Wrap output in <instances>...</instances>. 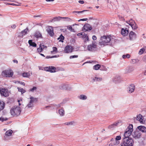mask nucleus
Masks as SVG:
<instances>
[{"mask_svg":"<svg viewBox=\"0 0 146 146\" xmlns=\"http://www.w3.org/2000/svg\"><path fill=\"white\" fill-rule=\"evenodd\" d=\"M126 22L131 27L132 29L135 30L137 28V26L135 22L132 19H131L129 21H126Z\"/></svg>","mask_w":146,"mask_h":146,"instance_id":"nucleus-6","label":"nucleus"},{"mask_svg":"<svg viewBox=\"0 0 146 146\" xmlns=\"http://www.w3.org/2000/svg\"><path fill=\"white\" fill-rule=\"evenodd\" d=\"M27 146H30V145H27Z\"/></svg>","mask_w":146,"mask_h":146,"instance_id":"nucleus-62","label":"nucleus"},{"mask_svg":"<svg viewBox=\"0 0 146 146\" xmlns=\"http://www.w3.org/2000/svg\"><path fill=\"white\" fill-rule=\"evenodd\" d=\"M111 141H113V142H115V141H114V139H113V138H112V139H111Z\"/></svg>","mask_w":146,"mask_h":146,"instance_id":"nucleus-54","label":"nucleus"},{"mask_svg":"<svg viewBox=\"0 0 146 146\" xmlns=\"http://www.w3.org/2000/svg\"><path fill=\"white\" fill-rule=\"evenodd\" d=\"M27 29H25L22 31L19 34V36L21 38H23V36L25 35L27 33Z\"/></svg>","mask_w":146,"mask_h":146,"instance_id":"nucleus-17","label":"nucleus"},{"mask_svg":"<svg viewBox=\"0 0 146 146\" xmlns=\"http://www.w3.org/2000/svg\"><path fill=\"white\" fill-rule=\"evenodd\" d=\"M97 47V45L95 42H92V43L88 46V50L90 51H94Z\"/></svg>","mask_w":146,"mask_h":146,"instance_id":"nucleus-7","label":"nucleus"},{"mask_svg":"<svg viewBox=\"0 0 146 146\" xmlns=\"http://www.w3.org/2000/svg\"><path fill=\"white\" fill-rule=\"evenodd\" d=\"M96 8L97 9H98L99 7L98 6H96Z\"/></svg>","mask_w":146,"mask_h":146,"instance_id":"nucleus-59","label":"nucleus"},{"mask_svg":"<svg viewBox=\"0 0 146 146\" xmlns=\"http://www.w3.org/2000/svg\"><path fill=\"white\" fill-rule=\"evenodd\" d=\"M100 67V65L99 64H97L94 66V69L96 70H98Z\"/></svg>","mask_w":146,"mask_h":146,"instance_id":"nucleus-37","label":"nucleus"},{"mask_svg":"<svg viewBox=\"0 0 146 146\" xmlns=\"http://www.w3.org/2000/svg\"><path fill=\"white\" fill-rule=\"evenodd\" d=\"M22 76L24 77L29 78L30 75L29 72H24L22 74Z\"/></svg>","mask_w":146,"mask_h":146,"instance_id":"nucleus-28","label":"nucleus"},{"mask_svg":"<svg viewBox=\"0 0 146 146\" xmlns=\"http://www.w3.org/2000/svg\"><path fill=\"white\" fill-rule=\"evenodd\" d=\"M35 100V101H36V100Z\"/></svg>","mask_w":146,"mask_h":146,"instance_id":"nucleus-63","label":"nucleus"},{"mask_svg":"<svg viewBox=\"0 0 146 146\" xmlns=\"http://www.w3.org/2000/svg\"><path fill=\"white\" fill-rule=\"evenodd\" d=\"M11 28L13 29H15L16 27V26L15 24H13L11 26Z\"/></svg>","mask_w":146,"mask_h":146,"instance_id":"nucleus-48","label":"nucleus"},{"mask_svg":"<svg viewBox=\"0 0 146 146\" xmlns=\"http://www.w3.org/2000/svg\"><path fill=\"white\" fill-rule=\"evenodd\" d=\"M84 11H73V13H82L83 12H84Z\"/></svg>","mask_w":146,"mask_h":146,"instance_id":"nucleus-46","label":"nucleus"},{"mask_svg":"<svg viewBox=\"0 0 146 146\" xmlns=\"http://www.w3.org/2000/svg\"><path fill=\"white\" fill-rule=\"evenodd\" d=\"M46 1H53L54 0H46Z\"/></svg>","mask_w":146,"mask_h":146,"instance_id":"nucleus-55","label":"nucleus"},{"mask_svg":"<svg viewBox=\"0 0 146 146\" xmlns=\"http://www.w3.org/2000/svg\"><path fill=\"white\" fill-rule=\"evenodd\" d=\"M78 57V55H72L70 56V59H72L74 58H77Z\"/></svg>","mask_w":146,"mask_h":146,"instance_id":"nucleus-40","label":"nucleus"},{"mask_svg":"<svg viewBox=\"0 0 146 146\" xmlns=\"http://www.w3.org/2000/svg\"><path fill=\"white\" fill-rule=\"evenodd\" d=\"M134 143L133 140L130 138H124L123 143L121 146H133Z\"/></svg>","mask_w":146,"mask_h":146,"instance_id":"nucleus-3","label":"nucleus"},{"mask_svg":"<svg viewBox=\"0 0 146 146\" xmlns=\"http://www.w3.org/2000/svg\"><path fill=\"white\" fill-rule=\"evenodd\" d=\"M35 37L37 38L42 37V35L41 33L39 32H36L35 35Z\"/></svg>","mask_w":146,"mask_h":146,"instance_id":"nucleus-24","label":"nucleus"},{"mask_svg":"<svg viewBox=\"0 0 146 146\" xmlns=\"http://www.w3.org/2000/svg\"><path fill=\"white\" fill-rule=\"evenodd\" d=\"M136 34L133 32L131 31L129 34V37L130 40H132L134 38H135Z\"/></svg>","mask_w":146,"mask_h":146,"instance_id":"nucleus-18","label":"nucleus"},{"mask_svg":"<svg viewBox=\"0 0 146 146\" xmlns=\"http://www.w3.org/2000/svg\"><path fill=\"white\" fill-rule=\"evenodd\" d=\"M137 120L139 121L141 123H144L145 122L143 120V116L141 114L139 115L136 118Z\"/></svg>","mask_w":146,"mask_h":146,"instance_id":"nucleus-14","label":"nucleus"},{"mask_svg":"<svg viewBox=\"0 0 146 146\" xmlns=\"http://www.w3.org/2000/svg\"><path fill=\"white\" fill-rule=\"evenodd\" d=\"M64 38V37L62 35L60 36V37L58 38V40H59V41L63 42V40Z\"/></svg>","mask_w":146,"mask_h":146,"instance_id":"nucleus-27","label":"nucleus"},{"mask_svg":"<svg viewBox=\"0 0 146 146\" xmlns=\"http://www.w3.org/2000/svg\"><path fill=\"white\" fill-rule=\"evenodd\" d=\"M69 19V18L68 17H55V18H54V19L55 20L56 19V20L57 21H58L60 20L61 19Z\"/></svg>","mask_w":146,"mask_h":146,"instance_id":"nucleus-36","label":"nucleus"},{"mask_svg":"<svg viewBox=\"0 0 146 146\" xmlns=\"http://www.w3.org/2000/svg\"><path fill=\"white\" fill-rule=\"evenodd\" d=\"M135 89V86L133 84H131L128 87V92L131 93L133 92Z\"/></svg>","mask_w":146,"mask_h":146,"instance_id":"nucleus-16","label":"nucleus"},{"mask_svg":"<svg viewBox=\"0 0 146 146\" xmlns=\"http://www.w3.org/2000/svg\"><path fill=\"white\" fill-rule=\"evenodd\" d=\"M40 54L41 56H43L44 57H45L44 55L43 54H41V53H40Z\"/></svg>","mask_w":146,"mask_h":146,"instance_id":"nucleus-58","label":"nucleus"},{"mask_svg":"<svg viewBox=\"0 0 146 146\" xmlns=\"http://www.w3.org/2000/svg\"><path fill=\"white\" fill-rule=\"evenodd\" d=\"M92 29V27L88 23L85 24L82 28V31L84 32L90 31Z\"/></svg>","mask_w":146,"mask_h":146,"instance_id":"nucleus-11","label":"nucleus"},{"mask_svg":"<svg viewBox=\"0 0 146 146\" xmlns=\"http://www.w3.org/2000/svg\"><path fill=\"white\" fill-rule=\"evenodd\" d=\"M13 62H14V63H18V61L17 60H13Z\"/></svg>","mask_w":146,"mask_h":146,"instance_id":"nucleus-52","label":"nucleus"},{"mask_svg":"<svg viewBox=\"0 0 146 146\" xmlns=\"http://www.w3.org/2000/svg\"><path fill=\"white\" fill-rule=\"evenodd\" d=\"M7 119L6 118L5 119L4 118L1 117L0 118V120L1 121H6Z\"/></svg>","mask_w":146,"mask_h":146,"instance_id":"nucleus-43","label":"nucleus"},{"mask_svg":"<svg viewBox=\"0 0 146 146\" xmlns=\"http://www.w3.org/2000/svg\"><path fill=\"white\" fill-rule=\"evenodd\" d=\"M30 98L31 100L30 102V103L28 105V106L29 107H31V103L35 102V100H36V101H37L38 100V99L37 98H34L33 97H31Z\"/></svg>","mask_w":146,"mask_h":146,"instance_id":"nucleus-22","label":"nucleus"},{"mask_svg":"<svg viewBox=\"0 0 146 146\" xmlns=\"http://www.w3.org/2000/svg\"><path fill=\"white\" fill-rule=\"evenodd\" d=\"M13 131L11 130H9L6 131L5 133V134L6 135L8 136H11L12 133Z\"/></svg>","mask_w":146,"mask_h":146,"instance_id":"nucleus-29","label":"nucleus"},{"mask_svg":"<svg viewBox=\"0 0 146 146\" xmlns=\"http://www.w3.org/2000/svg\"><path fill=\"white\" fill-rule=\"evenodd\" d=\"M137 133H135V135H136V136L137 137V138H139L140 137V133H138L137 134Z\"/></svg>","mask_w":146,"mask_h":146,"instance_id":"nucleus-51","label":"nucleus"},{"mask_svg":"<svg viewBox=\"0 0 146 146\" xmlns=\"http://www.w3.org/2000/svg\"><path fill=\"white\" fill-rule=\"evenodd\" d=\"M44 70L50 72H56V68L52 66L46 67L44 68Z\"/></svg>","mask_w":146,"mask_h":146,"instance_id":"nucleus-12","label":"nucleus"},{"mask_svg":"<svg viewBox=\"0 0 146 146\" xmlns=\"http://www.w3.org/2000/svg\"><path fill=\"white\" fill-rule=\"evenodd\" d=\"M9 5H16L13 3H9L8 4Z\"/></svg>","mask_w":146,"mask_h":146,"instance_id":"nucleus-53","label":"nucleus"},{"mask_svg":"<svg viewBox=\"0 0 146 146\" xmlns=\"http://www.w3.org/2000/svg\"><path fill=\"white\" fill-rule=\"evenodd\" d=\"M28 42L31 46L33 47H36V44L35 42H33L31 40H29Z\"/></svg>","mask_w":146,"mask_h":146,"instance_id":"nucleus-23","label":"nucleus"},{"mask_svg":"<svg viewBox=\"0 0 146 146\" xmlns=\"http://www.w3.org/2000/svg\"><path fill=\"white\" fill-rule=\"evenodd\" d=\"M145 52V49L144 48H143L140 49L139 51L138 54L140 55L142 54Z\"/></svg>","mask_w":146,"mask_h":146,"instance_id":"nucleus-33","label":"nucleus"},{"mask_svg":"<svg viewBox=\"0 0 146 146\" xmlns=\"http://www.w3.org/2000/svg\"><path fill=\"white\" fill-rule=\"evenodd\" d=\"M92 39L94 40H96L97 39L95 35H93L92 36Z\"/></svg>","mask_w":146,"mask_h":146,"instance_id":"nucleus-49","label":"nucleus"},{"mask_svg":"<svg viewBox=\"0 0 146 146\" xmlns=\"http://www.w3.org/2000/svg\"><path fill=\"white\" fill-rule=\"evenodd\" d=\"M84 33H78L77 34V35L78 36H82V35H83V34H84Z\"/></svg>","mask_w":146,"mask_h":146,"instance_id":"nucleus-47","label":"nucleus"},{"mask_svg":"<svg viewBox=\"0 0 146 146\" xmlns=\"http://www.w3.org/2000/svg\"><path fill=\"white\" fill-rule=\"evenodd\" d=\"M21 84L24 85V86L25 85V83L23 82H21Z\"/></svg>","mask_w":146,"mask_h":146,"instance_id":"nucleus-57","label":"nucleus"},{"mask_svg":"<svg viewBox=\"0 0 146 146\" xmlns=\"http://www.w3.org/2000/svg\"><path fill=\"white\" fill-rule=\"evenodd\" d=\"M36 87H33L32 88L30 89V91L33 92L34 90H36Z\"/></svg>","mask_w":146,"mask_h":146,"instance_id":"nucleus-42","label":"nucleus"},{"mask_svg":"<svg viewBox=\"0 0 146 146\" xmlns=\"http://www.w3.org/2000/svg\"><path fill=\"white\" fill-rule=\"evenodd\" d=\"M121 139V137L120 136H117L115 139H114V141L115 142L113 143V144L114 145H117L119 144V142L118 141L120 140Z\"/></svg>","mask_w":146,"mask_h":146,"instance_id":"nucleus-13","label":"nucleus"},{"mask_svg":"<svg viewBox=\"0 0 146 146\" xmlns=\"http://www.w3.org/2000/svg\"><path fill=\"white\" fill-rule=\"evenodd\" d=\"M17 89H18V91L21 92L22 94L25 92V90L22 88H19L18 87L17 88Z\"/></svg>","mask_w":146,"mask_h":146,"instance_id":"nucleus-35","label":"nucleus"},{"mask_svg":"<svg viewBox=\"0 0 146 146\" xmlns=\"http://www.w3.org/2000/svg\"><path fill=\"white\" fill-rule=\"evenodd\" d=\"M52 48H53V50L52 51H51V53H52V52H56L57 50V49L56 47H53Z\"/></svg>","mask_w":146,"mask_h":146,"instance_id":"nucleus-41","label":"nucleus"},{"mask_svg":"<svg viewBox=\"0 0 146 146\" xmlns=\"http://www.w3.org/2000/svg\"><path fill=\"white\" fill-rule=\"evenodd\" d=\"M44 48V46L42 45V46H40V47L38 48L37 49V51L38 52H41L43 50Z\"/></svg>","mask_w":146,"mask_h":146,"instance_id":"nucleus-30","label":"nucleus"},{"mask_svg":"<svg viewBox=\"0 0 146 146\" xmlns=\"http://www.w3.org/2000/svg\"><path fill=\"white\" fill-rule=\"evenodd\" d=\"M56 56H46V58H52L54 57H56Z\"/></svg>","mask_w":146,"mask_h":146,"instance_id":"nucleus-44","label":"nucleus"},{"mask_svg":"<svg viewBox=\"0 0 146 146\" xmlns=\"http://www.w3.org/2000/svg\"><path fill=\"white\" fill-rule=\"evenodd\" d=\"M46 31L48 35L51 36H53L54 35V29L52 27L49 26L47 27Z\"/></svg>","mask_w":146,"mask_h":146,"instance_id":"nucleus-8","label":"nucleus"},{"mask_svg":"<svg viewBox=\"0 0 146 146\" xmlns=\"http://www.w3.org/2000/svg\"><path fill=\"white\" fill-rule=\"evenodd\" d=\"M118 123H117L116 122H115L113 124L109 125L108 127V128L109 129H110L112 128H113L115 126H117L118 124Z\"/></svg>","mask_w":146,"mask_h":146,"instance_id":"nucleus-25","label":"nucleus"},{"mask_svg":"<svg viewBox=\"0 0 146 146\" xmlns=\"http://www.w3.org/2000/svg\"><path fill=\"white\" fill-rule=\"evenodd\" d=\"M129 33L128 30H127V29H121V33L123 36H125L127 35Z\"/></svg>","mask_w":146,"mask_h":146,"instance_id":"nucleus-19","label":"nucleus"},{"mask_svg":"<svg viewBox=\"0 0 146 146\" xmlns=\"http://www.w3.org/2000/svg\"><path fill=\"white\" fill-rule=\"evenodd\" d=\"M122 57L123 58H129L130 57V55L129 54H127L126 55H123Z\"/></svg>","mask_w":146,"mask_h":146,"instance_id":"nucleus-38","label":"nucleus"},{"mask_svg":"<svg viewBox=\"0 0 146 146\" xmlns=\"http://www.w3.org/2000/svg\"><path fill=\"white\" fill-rule=\"evenodd\" d=\"M85 42L89 41V37L87 34L84 33L82 36H80Z\"/></svg>","mask_w":146,"mask_h":146,"instance_id":"nucleus-15","label":"nucleus"},{"mask_svg":"<svg viewBox=\"0 0 146 146\" xmlns=\"http://www.w3.org/2000/svg\"><path fill=\"white\" fill-rule=\"evenodd\" d=\"M20 101L19 100H18V102L19 103V106H20L21 105V104L20 103Z\"/></svg>","mask_w":146,"mask_h":146,"instance_id":"nucleus-56","label":"nucleus"},{"mask_svg":"<svg viewBox=\"0 0 146 146\" xmlns=\"http://www.w3.org/2000/svg\"><path fill=\"white\" fill-rule=\"evenodd\" d=\"M58 113L60 116H62L64 114V111L63 109H61L59 110Z\"/></svg>","mask_w":146,"mask_h":146,"instance_id":"nucleus-26","label":"nucleus"},{"mask_svg":"<svg viewBox=\"0 0 146 146\" xmlns=\"http://www.w3.org/2000/svg\"><path fill=\"white\" fill-rule=\"evenodd\" d=\"M57 106L58 107H60V105H58Z\"/></svg>","mask_w":146,"mask_h":146,"instance_id":"nucleus-60","label":"nucleus"},{"mask_svg":"<svg viewBox=\"0 0 146 146\" xmlns=\"http://www.w3.org/2000/svg\"><path fill=\"white\" fill-rule=\"evenodd\" d=\"M73 123V122L71 121L70 122H67L64 123V124L66 125H72Z\"/></svg>","mask_w":146,"mask_h":146,"instance_id":"nucleus-39","label":"nucleus"},{"mask_svg":"<svg viewBox=\"0 0 146 146\" xmlns=\"http://www.w3.org/2000/svg\"><path fill=\"white\" fill-rule=\"evenodd\" d=\"M137 129L143 132H145L146 131V127L143 126H139L137 127Z\"/></svg>","mask_w":146,"mask_h":146,"instance_id":"nucleus-20","label":"nucleus"},{"mask_svg":"<svg viewBox=\"0 0 146 146\" xmlns=\"http://www.w3.org/2000/svg\"><path fill=\"white\" fill-rule=\"evenodd\" d=\"M87 20H88V19L87 18L80 19V20H79L78 21H87Z\"/></svg>","mask_w":146,"mask_h":146,"instance_id":"nucleus-45","label":"nucleus"},{"mask_svg":"<svg viewBox=\"0 0 146 146\" xmlns=\"http://www.w3.org/2000/svg\"><path fill=\"white\" fill-rule=\"evenodd\" d=\"M79 98L81 100H85L87 98V97L85 95H82L80 96Z\"/></svg>","mask_w":146,"mask_h":146,"instance_id":"nucleus-34","label":"nucleus"},{"mask_svg":"<svg viewBox=\"0 0 146 146\" xmlns=\"http://www.w3.org/2000/svg\"><path fill=\"white\" fill-rule=\"evenodd\" d=\"M13 72L10 70L4 71L2 73V75L3 76L5 77H11L13 76Z\"/></svg>","mask_w":146,"mask_h":146,"instance_id":"nucleus-5","label":"nucleus"},{"mask_svg":"<svg viewBox=\"0 0 146 146\" xmlns=\"http://www.w3.org/2000/svg\"><path fill=\"white\" fill-rule=\"evenodd\" d=\"M133 131V126L132 125H129L124 133L125 138H129V137L131 135Z\"/></svg>","mask_w":146,"mask_h":146,"instance_id":"nucleus-4","label":"nucleus"},{"mask_svg":"<svg viewBox=\"0 0 146 146\" xmlns=\"http://www.w3.org/2000/svg\"><path fill=\"white\" fill-rule=\"evenodd\" d=\"M21 109L19 106H15L12 108L10 111L11 114L13 117L19 116L21 112Z\"/></svg>","mask_w":146,"mask_h":146,"instance_id":"nucleus-1","label":"nucleus"},{"mask_svg":"<svg viewBox=\"0 0 146 146\" xmlns=\"http://www.w3.org/2000/svg\"><path fill=\"white\" fill-rule=\"evenodd\" d=\"M73 49L74 48L72 46L67 45L65 47L64 51L66 53H71L72 52Z\"/></svg>","mask_w":146,"mask_h":146,"instance_id":"nucleus-10","label":"nucleus"},{"mask_svg":"<svg viewBox=\"0 0 146 146\" xmlns=\"http://www.w3.org/2000/svg\"><path fill=\"white\" fill-rule=\"evenodd\" d=\"M40 16H35L34 17H40Z\"/></svg>","mask_w":146,"mask_h":146,"instance_id":"nucleus-61","label":"nucleus"},{"mask_svg":"<svg viewBox=\"0 0 146 146\" xmlns=\"http://www.w3.org/2000/svg\"><path fill=\"white\" fill-rule=\"evenodd\" d=\"M78 2L81 4H83L84 3V2L83 0H80L78 1Z\"/></svg>","mask_w":146,"mask_h":146,"instance_id":"nucleus-50","label":"nucleus"},{"mask_svg":"<svg viewBox=\"0 0 146 146\" xmlns=\"http://www.w3.org/2000/svg\"><path fill=\"white\" fill-rule=\"evenodd\" d=\"M0 93L3 96L7 97L9 96L8 90L5 88L0 89Z\"/></svg>","mask_w":146,"mask_h":146,"instance_id":"nucleus-9","label":"nucleus"},{"mask_svg":"<svg viewBox=\"0 0 146 146\" xmlns=\"http://www.w3.org/2000/svg\"><path fill=\"white\" fill-rule=\"evenodd\" d=\"M102 78L101 77H95L94 78H93V80L94 81H100L102 80Z\"/></svg>","mask_w":146,"mask_h":146,"instance_id":"nucleus-31","label":"nucleus"},{"mask_svg":"<svg viewBox=\"0 0 146 146\" xmlns=\"http://www.w3.org/2000/svg\"><path fill=\"white\" fill-rule=\"evenodd\" d=\"M67 29L71 32H75L74 29H73L71 26L69 25L67 26Z\"/></svg>","mask_w":146,"mask_h":146,"instance_id":"nucleus-32","label":"nucleus"},{"mask_svg":"<svg viewBox=\"0 0 146 146\" xmlns=\"http://www.w3.org/2000/svg\"><path fill=\"white\" fill-rule=\"evenodd\" d=\"M1 15H1L0 14V16H1Z\"/></svg>","mask_w":146,"mask_h":146,"instance_id":"nucleus-64","label":"nucleus"},{"mask_svg":"<svg viewBox=\"0 0 146 146\" xmlns=\"http://www.w3.org/2000/svg\"><path fill=\"white\" fill-rule=\"evenodd\" d=\"M5 104L4 102L0 100V111L3 110L5 108Z\"/></svg>","mask_w":146,"mask_h":146,"instance_id":"nucleus-21","label":"nucleus"},{"mask_svg":"<svg viewBox=\"0 0 146 146\" xmlns=\"http://www.w3.org/2000/svg\"><path fill=\"white\" fill-rule=\"evenodd\" d=\"M111 40L110 36L104 35L101 36V40L99 42L101 46H104L108 44Z\"/></svg>","mask_w":146,"mask_h":146,"instance_id":"nucleus-2","label":"nucleus"}]
</instances>
